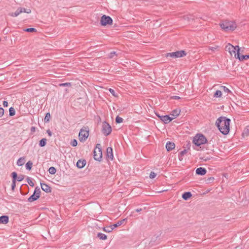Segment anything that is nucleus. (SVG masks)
Instances as JSON below:
<instances>
[{"label": "nucleus", "mask_w": 249, "mask_h": 249, "mask_svg": "<svg viewBox=\"0 0 249 249\" xmlns=\"http://www.w3.org/2000/svg\"><path fill=\"white\" fill-rule=\"evenodd\" d=\"M231 120L226 117L221 116L216 121L215 125L219 130L224 135H227L230 131Z\"/></svg>", "instance_id": "obj_1"}, {"label": "nucleus", "mask_w": 249, "mask_h": 249, "mask_svg": "<svg viewBox=\"0 0 249 249\" xmlns=\"http://www.w3.org/2000/svg\"><path fill=\"white\" fill-rule=\"evenodd\" d=\"M221 28L226 32L234 30L237 26L235 22L233 21L225 20L223 22L220 23Z\"/></svg>", "instance_id": "obj_2"}, {"label": "nucleus", "mask_w": 249, "mask_h": 249, "mask_svg": "<svg viewBox=\"0 0 249 249\" xmlns=\"http://www.w3.org/2000/svg\"><path fill=\"white\" fill-rule=\"evenodd\" d=\"M193 143L196 146H200L207 142L205 136L202 134H196L193 139Z\"/></svg>", "instance_id": "obj_3"}, {"label": "nucleus", "mask_w": 249, "mask_h": 249, "mask_svg": "<svg viewBox=\"0 0 249 249\" xmlns=\"http://www.w3.org/2000/svg\"><path fill=\"white\" fill-rule=\"evenodd\" d=\"M94 159L97 161H101L102 158V147L100 144H96V148L94 150Z\"/></svg>", "instance_id": "obj_4"}, {"label": "nucleus", "mask_w": 249, "mask_h": 249, "mask_svg": "<svg viewBox=\"0 0 249 249\" xmlns=\"http://www.w3.org/2000/svg\"><path fill=\"white\" fill-rule=\"evenodd\" d=\"M112 131V128L108 123L105 121L102 124V132L103 134L107 136L109 135Z\"/></svg>", "instance_id": "obj_5"}, {"label": "nucleus", "mask_w": 249, "mask_h": 249, "mask_svg": "<svg viewBox=\"0 0 249 249\" xmlns=\"http://www.w3.org/2000/svg\"><path fill=\"white\" fill-rule=\"evenodd\" d=\"M112 19L109 16L104 15L101 18L100 23L102 26H105L107 25H112Z\"/></svg>", "instance_id": "obj_6"}, {"label": "nucleus", "mask_w": 249, "mask_h": 249, "mask_svg": "<svg viewBox=\"0 0 249 249\" xmlns=\"http://www.w3.org/2000/svg\"><path fill=\"white\" fill-rule=\"evenodd\" d=\"M88 130L81 128L79 133V139L80 142H85L89 135V128Z\"/></svg>", "instance_id": "obj_7"}, {"label": "nucleus", "mask_w": 249, "mask_h": 249, "mask_svg": "<svg viewBox=\"0 0 249 249\" xmlns=\"http://www.w3.org/2000/svg\"><path fill=\"white\" fill-rule=\"evenodd\" d=\"M40 189L37 187L35 188L33 194L28 198V200L30 202H32L38 199L40 197Z\"/></svg>", "instance_id": "obj_8"}, {"label": "nucleus", "mask_w": 249, "mask_h": 249, "mask_svg": "<svg viewBox=\"0 0 249 249\" xmlns=\"http://www.w3.org/2000/svg\"><path fill=\"white\" fill-rule=\"evenodd\" d=\"M238 48H239L238 46H234L230 43H229L226 46L225 49L226 50L228 51L231 55L234 54L235 57L236 58L237 55L236 51L238 50Z\"/></svg>", "instance_id": "obj_9"}, {"label": "nucleus", "mask_w": 249, "mask_h": 249, "mask_svg": "<svg viewBox=\"0 0 249 249\" xmlns=\"http://www.w3.org/2000/svg\"><path fill=\"white\" fill-rule=\"evenodd\" d=\"M187 54L185 51L183 50L178 51L175 52L168 53L167 56H170L173 58H178L185 56Z\"/></svg>", "instance_id": "obj_10"}, {"label": "nucleus", "mask_w": 249, "mask_h": 249, "mask_svg": "<svg viewBox=\"0 0 249 249\" xmlns=\"http://www.w3.org/2000/svg\"><path fill=\"white\" fill-rule=\"evenodd\" d=\"M157 116L160 118V119L165 124H167L171 122L173 118H171L168 115L160 116L157 114Z\"/></svg>", "instance_id": "obj_11"}, {"label": "nucleus", "mask_w": 249, "mask_h": 249, "mask_svg": "<svg viewBox=\"0 0 249 249\" xmlns=\"http://www.w3.org/2000/svg\"><path fill=\"white\" fill-rule=\"evenodd\" d=\"M112 148L111 147H108L107 148V157L110 160L113 159V155Z\"/></svg>", "instance_id": "obj_12"}, {"label": "nucleus", "mask_w": 249, "mask_h": 249, "mask_svg": "<svg viewBox=\"0 0 249 249\" xmlns=\"http://www.w3.org/2000/svg\"><path fill=\"white\" fill-rule=\"evenodd\" d=\"M240 48H238V50L236 53L237 57L236 58H238L240 61H243L244 60H246L249 58V55H240Z\"/></svg>", "instance_id": "obj_13"}, {"label": "nucleus", "mask_w": 249, "mask_h": 249, "mask_svg": "<svg viewBox=\"0 0 249 249\" xmlns=\"http://www.w3.org/2000/svg\"><path fill=\"white\" fill-rule=\"evenodd\" d=\"M41 189L43 191L46 193H50L51 192V188L50 186L46 183H40Z\"/></svg>", "instance_id": "obj_14"}, {"label": "nucleus", "mask_w": 249, "mask_h": 249, "mask_svg": "<svg viewBox=\"0 0 249 249\" xmlns=\"http://www.w3.org/2000/svg\"><path fill=\"white\" fill-rule=\"evenodd\" d=\"M207 171L205 168L199 167L196 169V173L198 175L203 176L206 174Z\"/></svg>", "instance_id": "obj_15"}, {"label": "nucleus", "mask_w": 249, "mask_h": 249, "mask_svg": "<svg viewBox=\"0 0 249 249\" xmlns=\"http://www.w3.org/2000/svg\"><path fill=\"white\" fill-rule=\"evenodd\" d=\"M86 161L85 160H79L77 163H76V166L79 168V169H81V168H83L85 165H86Z\"/></svg>", "instance_id": "obj_16"}, {"label": "nucleus", "mask_w": 249, "mask_h": 249, "mask_svg": "<svg viewBox=\"0 0 249 249\" xmlns=\"http://www.w3.org/2000/svg\"><path fill=\"white\" fill-rule=\"evenodd\" d=\"M9 222V217L7 215L0 216V224H6Z\"/></svg>", "instance_id": "obj_17"}, {"label": "nucleus", "mask_w": 249, "mask_h": 249, "mask_svg": "<svg viewBox=\"0 0 249 249\" xmlns=\"http://www.w3.org/2000/svg\"><path fill=\"white\" fill-rule=\"evenodd\" d=\"M175 145L174 142H168L166 144V148L168 151H171L175 148Z\"/></svg>", "instance_id": "obj_18"}, {"label": "nucleus", "mask_w": 249, "mask_h": 249, "mask_svg": "<svg viewBox=\"0 0 249 249\" xmlns=\"http://www.w3.org/2000/svg\"><path fill=\"white\" fill-rule=\"evenodd\" d=\"M126 220V219H124L121 220H119L117 221V223L112 224L111 225V227H112L113 230H114L115 228L122 225L124 223V221Z\"/></svg>", "instance_id": "obj_19"}, {"label": "nucleus", "mask_w": 249, "mask_h": 249, "mask_svg": "<svg viewBox=\"0 0 249 249\" xmlns=\"http://www.w3.org/2000/svg\"><path fill=\"white\" fill-rule=\"evenodd\" d=\"M192 196V195L191 192H186L182 194V197L184 200H187L189 199Z\"/></svg>", "instance_id": "obj_20"}, {"label": "nucleus", "mask_w": 249, "mask_h": 249, "mask_svg": "<svg viewBox=\"0 0 249 249\" xmlns=\"http://www.w3.org/2000/svg\"><path fill=\"white\" fill-rule=\"evenodd\" d=\"M180 113V110L178 109H176L173 110L171 115L174 117V118L177 117Z\"/></svg>", "instance_id": "obj_21"}, {"label": "nucleus", "mask_w": 249, "mask_h": 249, "mask_svg": "<svg viewBox=\"0 0 249 249\" xmlns=\"http://www.w3.org/2000/svg\"><path fill=\"white\" fill-rule=\"evenodd\" d=\"M187 152L188 150L184 149L179 153L178 155V159L179 160L181 161L183 160V156L186 153H187Z\"/></svg>", "instance_id": "obj_22"}, {"label": "nucleus", "mask_w": 249, "mask_h": 249, "mask_svg": "<svg viewBox=\"0 0 249 249\" xmlns=\"http://www.w3.org/2000/svg\"><path fill=\"white\" fill-rule=\"evenodd\" d=\"M25 163V158L24 157L20 158L17 161V164L18 166H22Z\"/></svg>", "instance_id": "obj_23"}, {"label": "nucleus", "mask_w": 249, "mask_h": 249, "mask_svg": "<svg viewBox=\"0 0 249 249\" xmlns=\"http://www.w3.org/2000/svg\"><path fill=\"white\" fill-rule=\"evenodd\" d=\"M21 13V11H20L19 8L17 9V10L14 13H9V16L11 17H17Z\"/></svg>", "instance_id": "obj_24"}, {"label": "nucleus", "mask_w": 249, "mask_h": 249, "mask_svg": "<svg viewBox=\"0 0 249 249\" xmlns=\"http://www.w3.org/2000/svg\"><path fill=\"white\" fill-rule=\"evenodd\" d=\"M47 142V139L45 138L42 139L39 142V145L40 147H43L45 146Z\"/></svg>", "instance_id": "obj_25"}, {"label": "nucleus", "mask_w": 249, "mask_h": 249, "mask_svg": "<svg viewBox=\"0 0 249 249\" xmlns=\"http://www.w3.org/2000/svg\"><path fill=\"white\" fill-rule=\"evenodd\" d=\"M19 9L20 11H21V13L24 12L27 14H30L31 13V10L30 9H26L23 7H19Z\"/></svg>", "instance_id": "obj_26"}, {"label": "nucleus", "mask_w": 249, "mask_h": 249, "mask_svg": "<svg viewBox=\"0 0 249 249\" xmlns=\"http://www.w3.org/2000/svg\"><path fill=\"white\" fill-rule=\"evenodd\" d=\"M183 19L185 20L190 21L191 19H194V16L192 15H186L183 16Z\"/></svg>", "instance_id": "obj_27"}, {"label": "nucleus", "mask_w": 249, "mask_h": 249, "mask_svg": "<svg viewBox=\"0 0 249 249\" xmlns=\"http://www.w3.org/2000/svg\"><path fill=\"white\" fill-rule=\"evenodd\" d=\"M51 119V115L49 112H48L46 114L44 121L45 123H48L50 121V120Z\"/></svg>", "instance_id": "obj_28"}, {"label": "nucleus", "mask_w": 249, "mask_h": 249, "mask_svg": "<svg viewBox=\"0 0 249 249\" xmlns=\"http://www.w3.org/2000/svg\"><path fill=\"white\" fill-rule=\"evenodd\" d=\"M33 166V162L31 161H28L25 165L26 168L28 170H30L32 169Z\"/></svg>", "instance_id": "obj_29"}, {"label": "nucleus", "mask_w": 249, "mask_h": 249, "mask_svg": "<svg viewBox=\"0 0 249 249\" xmlns=\"http://www.w3.org/2000/svg\"><path fill=\"white\" fill-rule=\"evenodd\" d=\"M97 237L102 240H106L107 238V236L106 234L102 233H98Z\"/></svg>", "instance_id": "obj_30"}, {"label": "nucleus", "mask_w": 249, "mask_h": 249, "mask_svg": "<svg viewBox=\"0 0 249 249\" xmlns=\"http://www.w3.org/2000/svg\"><path fill=\"white\" fill-rule=\"evenodd\" d=\"M113 229L112 227H111V225L109 226L103 228V231L105 232H111L113 231Z\"/></svg>", "instance_id": "obj_31"}, {"label": "nucleus", "mask_w": 249, "mask_h": 249, "mask_svg": "<svg viewBox=\"0 0 249 249\" xmlns=\"http://www.w3.org/2000/svg\"><path fill=\"white\" fill-rule=\"evenodd\" d=\"M24 31L26 32L30 33L36 32L37 31L36 29L34 28H26L24 29Z\"/></svg>", "instance_id": "obj_32"}, {"label": "nucleus", "mask_w": 249, "mask_h": 249, "mask_svg": "<svg viewBox=\"0 0 249 249\" xmlns=\"http://www.w3.org/2000/svg\"><path fill=\"white\" fill-rule=\"evenodd\" d=\"M27 181L28 183L31 186H32V187L34 186V185H35L34 182H33V179L31 178L27 177Z\"/></svg>", "instance_id": "obj_33"}, {"label": "nucleus", "mask_w": 249, "mask_h": 249, "mask_svg": "<svg viewBox=\"0 0 249 249\" xmlns=\"http://www.w3.org/2000/svg\"><path fill=\"white\" fill-rule=\"evenodd\" d=\"M48 171L50 174L53 175L56 173V169L54 167H51L49 168Z\"/></svg>", "instance_id": "obj_34"}, {"label": "nucleus", "mask_w": 249, "mask_h": 249, "mask_svg": "<svg viewBox=\"0 0 249 249\" xmlns=\"http://www.w3.org/2000/svg\"><path fill=\"white\" fill-rule=\"evenodd\" d=\"M222 96V92L220 90H217L215 91L214 94V97L216 98L220 97Z\"/></svg>", "instance_id": "obj_35"}, {"label": "nucleus", "mask_w": 249, "mask_h": 249, "mask_svg": "<svg viewBox=\"0 0 249 249\" xmlns=\"http://www.w3.org/2000/svg\"><path fill=\"white\" fill-rule=\"evenodd\" d=\"M9 115L13 116L15 114V110L13 107H11L9 109Z\"/></svg>", "instance_id": "obj_36"}, {"label": "nucleus", "mask_w": 249, "mask_h": 249, "mask_svg": "<svg viewBox=\"0 0 249 249\" xmlns=\"http://www.w3.org/2000/svg\"><path fill=\"white\" fill-rule=\"evenodd\" d=\"M71 84L70 82L61 83L59 84V87H71Z\"/></svg>", "instance_id": "obj_37"}, {"label": "nucleus", "mask_w": 249, "mask_h": 249, "mask_svg": "<svg viewBox=\"0 0 249 249\" xmlns=\"http://www.w3.org/2000/svg\"><path fill=\"white\" fill-rule=\"evenodd\" d=\"M115 121L117 124H119L123 122V119L119 116H117L115 119Z\"/></svg>", "instance_id": "obj_38"}, {"label": "nucleus", "mask_w": 249, "mask_h": 249, "mask_svg": "<svg viewBox=\"0 0 249 249\" xmlns=\"http://www.w3.org/2000/svg\"><path fill=\"white\" fill-rule=\"evenodd\" d=\"M11 177L12 178V180H16L18 177L17 173L15 172H13L11 174Z\"/></svg>", "instance_id": "obj_39"}, {"label": "nucleus", "mask_w": 249, "mask_h": 249, "mask_svg": "<svg viewBox=\"0 0 249 249\" xmlns=\"http://www.w3.org/2000/svg\"><path fill=\"white\" fill-rule=\"evenodd\" d=\"M244 134L246 135H249V125L247 126L244 130Z\"/></svg>", "instance_id": "obj_40"}, {"label": "nucleus", "mask_w": 249, "mask_h": 249, "mask_svg": "<svg viewBox=\"0 0 249 249\" xmlns=\"http://www.w3.org/2000/svg\"><path fill=\"white\" fill-rule=\"evenodd\" d=\"M24 178V176L23 175H20L18 176L17 177V180L18 181H21L23 180Z\"/></svg>", "instance_id": "obj_41"}, {"label": "nucleus", "mask_w": 249, "mask_h": 249, "mask_svg": "<svg viewBox=\"0 0 249 249\" xmlns=\"http://www.w3.org/2000/svg\"><path fill=\"white\" fill-rule=\"evenodd\" d=\"M223 91L224 92H227V93H231V91L226 87L225 86H222L221 87Z\"/></svg>", "instance_id": "obj_42"}, {"label": "nucleus", "mask_w": 249, "mask_h": 249, "mask_svg": "<svg viewBox=\"0 0 249 249\" xmlns=\"http://www.w3.org/2000/svg\"><path fill=\"white\" fill-rule=\"evenodd\" d=\"M71 146L75 147L77 145V142L75 139H73L71 142Z\"/></svg>", "instance_id": "obj_43"}, {"label": "nucleus", "mask_w": 249, "mask_h": 249, "mask_svg": "<svg viewBox=\"0 0 249 249\" xmlns=\"http://www.w3.org/2000/svg\"><path fill=\"white\" fill-rule=\"evenodd\" d=\"M116 55V52H111L109 55H108V57L109 58H112L114 55Z\"/></svg>", "instance_id": "obj_44"}, {"label": "nucleus", "mask_w": 249, "mask_h": 249, "mask_svg": "<svg viewBox=\"0 0 249 249\" xmlns=\"http://www.w3.org/2000/svg\"><path fill=\"white\" fill-rule=\"evenodd\" d=\"M214 179V178L213 177H210L209 178H207V182L208 183H211L212 182Z\"/></svg>", "instance_id": "obj_45"}, {"label": "nucleus", "mask_w": 249, "mask_h": 249, "mask_svg": "<svg viewBox=\"0 0 249 249\" xmlns=\"http://www.w3.org/2000/svg\"><path fill=\"white\" fill-rule=\"evenodd\" d=\"M156 174L153 172H151L150 174L149 177L150 178H154L156 177Z\"/></svg>", "instance_id": "obj_46"}, {"label": "nucleus", "mask_w": 249, "mask_h": 249, "mask_svg": "<svg viewBox=\"0 0 249 249\" xmlns=\"http://www.w3.org/2000/svg\"><path fill=\"white\" fill-rule=\"evenodd\" d=\"M16 180H12V183L11 185V188L12 190H14L15 188L16 187Z\"/></svg>", "instance_id": "obj_47"}, {"label": "nucleus", "mask_w": 249, "mask_h": 249, "mask_svg": "<svg viewBox=\"0 0 249 249\" xmlns=\"http://www.w3.org/2000/svg\"><path fill=\"white\" fill-rule=\"evenodd\" d=\"M4 110L2 107H0V117H1L4 115Z\"/></svg>", "instance_id": "obj_48"}, {"label": "nucleus", "mask_w": 249, "mask_h": 249, "mask_svg": "<svg viewBox=\"0 0 249 249\" xmlns=\"http://www.w3.org/2000/svg\"><path fill=\"white\" fill-rule=\"evenodd\" d=\"M109 91L113 96H116V95H115V92L114 89H109Z\"/></svg>", "instance_id": "obj_49"}, {"label": "nucleus", "mask_w": 249, "mask_h": 249, "mask_svg": "<svg viewBox=\"0 0 249 249\" xmlns=\"http://www.w3.org/2000/svg\"><path fill=\"white\" fill-rule=\"evenodd\" d=\"M8 105V103L7 101H4L3 102V106H4V107H7Z\"/></svg>", "instance_id": "obj_50"}, {"label": "nucleus", "mask_w": 249, "mask_h": 249, "mask_svg": "<svg viewBox=\"0 0 249 249\" xmlns=\"http://www.w3.org/2000/svg\"><path fill=\"white\" fill-rule=\"evenodd\" d=\"M218 48V46H216L215 47H210L209 50H211L212 51H214L215 50H216Z\"/></svg>", "instance_id": "obj_51"}, {"label": "nucleus", "mask_w": 249, "mask_h": 249, "mask_svg": "<svg viewBox=\"0 0 249 249\" xmlns=\"http://www.w3.org/2000/svg\"><path fill=\"white\" fill-rule=\"evenodd\" d=\"M47 134H48V135L50 137L52 136V133L50 129H48L47 130Z\"/></svg>", "instance_id": "obj_52"}, {"label": "nucleus", "mask_w": 249, "mask_h": 249, "mask_svg": "<svg viewBox=\"0 0 249 249\" xmlns=\"http://www.w3.org/2000/svg\"><path fill=\"white\" fill-rule=\"evenodd\" d=\"M35 131H36V128H35V127H34V126H32V127L31 128V132L33 133V132H34Z\"/></svg>", "instance_id": "obj_53"}, {"label": "nucleus", "mask_w": 249, "mask_h": 249, "mask_svg": "<svg viewBox=\"0 0 249 249\" xmlns=\"http://www.w3.org/2000/svg\"><path fill=\"white\" fill-rule=\"evenodd\" d=\"M173 98L174 99H180V97L179 96H174L173 97Z\"/></svg>", "instance_id": "obj_54"}, {"label": "nucleus", "mask_w": 249, "mask_h": 249, "mask_svg": "<svg viewBox=\"0 0 249 249\" xmlns=\"http://www.w3.org/2000/svg\"><path fill=\"white\" fill-rule=\"evenodd\" d=\"M142 211V209H141V208H140V209H137L136 210V212H140V211Z\"/></svg>", "instance_id": "obj_55"}]
</instances>
